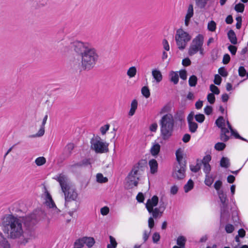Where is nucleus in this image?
<instances>
[{
	"label": "nucleus",
	"mask_w": 248,
	"mask_h": 248,
	"mask_svg": "<svg viewBox=\"0 0 248 248\" xmlns=\"http://www.w3.org/2000/svg\"><path fill=\"white\" fill-rule=\"evenodd\" d=\"M46 217V213L38 209L22 219L13 215H5L0 224L3 233L8 238L15 240L20 246H25L36 237V225Z\"/></svg>",
	"instance_id": "obj_1"
},
{
	"label": "nucleus",
	"mask_w": 248,
	"mask_h": 248,
	"mask_svg": "<svg viewBox=\"0 0 248 248\" xmlns=\"http://www.w3.org/2000/svg\"><path fill=\"white\" fill-rule=\"evenodd\" d=\"M73 49L81 58V63L73 65L75 69L82 70H90L92 69L97 62L99 55L97 50L87 43L75 41L70 43L68 46L64 47L65 52Z\"/></svg>",
	"instance_id": "obj_2"
},
{
	"label": "nucleus",
	"mask_w": 248,
	"mask_h": 248,
	"mask_svg": "<svg viewBox=\"0 0 248 248\" xmlns=\"http://www.w3.org/2000/svg\"><path fill=\"white\" fill-rule=\"evenodd\" d=\"M56 179L59 182L62 191L64 193L65 204L68 202L75 201L78 196L76 188L71 185L68 177L60 174Z\"/></svg>",
	"instance_id": "obj_3"
},
{
	"label": "nucleus",
	"mask_w": 248,
	"mask_h": 248,
	"mask_svg": "<svg viewBox=\"0 0 248 248\" xmlns=\"http://www.w3.org/2000/svg\"><path fill=\"white\" fill-rule=\"evenodd\" d=\"M160 133L162 138L164 140H169L172 136L174 127V120L171 114L163 116L159 121Z\"/></svg>",
	"instance_id": "obj_4"
},
{
	"label": "nucleus",
	"mask_w": 248,
	"mask_h": 248,
	"mask_svg": "<svg viewBox=\"0 0 248 248\" xmlns=\"http://www.w3.org/2000/svg\"><path fill=\"white\" fill-rule=\"evenodd\" d=\"M147 164V162L145 159H141L133 166L132 170L127 177V182L126 185H128L127 188H131L133 186H137L138 185L139 178L135 175L138 174V172L139 171H143Z\"/></svg>",
	"instance_id": "obj_5"
},
{
	"label": "nucleus",
	"mask_w": 248,
	"mask_h": 248,
	"mask_svg": "<svg viewBox=\"0 0 248 248\" xmlns=\"http://www.w3.org/2000/svg\"><path fill=\"white\" fill-rule=\"evenodd\" d=\"M190 35L181 29L176 31L175 38L178 47L180 50L185 48L187 42L191 39Z\"/></svg>",
	"instance_id": "obj_6"
},
{
	"label": "nucleus",
	"mask_w": 248,
	"mask_h": 248,
	"mask_svg": "<svg viewBox=\"0 0 248 248\" xmlns=\"http://www.w3.org/2000/svg\"><path fill=\"white\" fill-rule=\"evenodd\" d=\"M91 148L97 153H107L108 151V144L103 142L99 136H94L91 140Z\"/></svg>",
	"instance_id": "obj_7"
},
{
	"label": "nucleus",
	"mask_w": 248,
	"mask_h": 248,
	"mask_svg": "<svg viewBox=\"0 0 248 248\" xmlns=\"http://www.w3.org/2000/svg\"><path fill=\"white\" fill-rule=\"evenodd\" d=\"M204 41V37L202 34H199L192 40L188 50V55L193 56L197 53L201 46H202Z\"/></svg>",
	"instance_id": "obj_8"
},
{
	"label": "nucleus",
	"mask_w": 248,
	"mask_h": 248,
	"mask_svg": "<svg viewBox=\"0 0 248 248\" xmlns=\"http://www.w3.org/2000/svg\"><path fill=\"white\" fill-rule=\"evenodd\" d=\"M186 161L184 160V163L177 164L173 167L172 174V177L178 180L184 179L186 176Z\"/></svg>",
	"instance_id": "obj_9"
},
{
	"label": "nucleus",
	"mask_w": 248,
	"mask_h": 248,
	"mask_svg": "<svg viewBox=\"0 0 248 248\" xmlns=\"http://www.w3.org/2000/svg\"><path fill=\"white\" fill-rule=\"evenodd\" d=\"M158 201V197L156 195L153 196L151 199H149L147 200L145 207L150 214H151L152 208L157 205Z\"/></svg>",
	"instance_id": "obj_10"
},
{
	"label": "nucleus",
	"mask_w": 248,
	"mask_h": 248,
	"mask_svg": "<svg viewBox=\"0 0 248 248\" xmlns=\"http://www.w3.org/2000/svg\"><path fill=\"white\" fill-rule=\"evenodd\" d=\"M230 218V213L229 208L220 209V226L229 221Z\"/></svg>",
	"instance_id": "obj_11"
},
{
	"label": "nucleus",
	"mask_w": 248,
	"mask_h": 248,
	"mask_svg": "<svg viewBox=\"0 0 248 248\" xmlns=\"http://www.w3.org/2000/svg\"><path fill=\"white\" fill-rule=\"evenodd\" d=\"M4 234L6 237L1 232H0V247L2 248H10V244L7 240V239H10L8 238L4 233Z\"/></svg>",
	"instance_id": "obj_12"
},
{
	"label": "nucleus",
	"mask_w": 248,
	"mask_h": 248,
	"mask_svg": "<svg viewBox=\"0 0 248 248\" xmlns=\"http://www.w3.org/2000/svg\"><path fill=\"white\" fill-rule=\"evenodd\" d=\"M221 131L220 134V139L223 142H226L230 139V137L227 135L229 133V130L225 126L220 128Z\"/></svg>",
	"instance_id": "obj_13"
},
{
	"label": "nucleus",
	"mask_w": 248,
	"mask_h": 248,
	"mask_svg": "<svg viewBox=\"0 0 248 248\" xmlns=\"http://www.w3.org/2000/svg\"><path fill=\"white\" fill-rule=\"evenodd\" d=\"M150 168V172L152 174H155L157 171L158 163L155 159H152L149 162Z\"/></svg>",
	"instance_id": "obj_14"
},
{
	"label": "nucleus",
	"mask_w": 248,
	"mask_h": 248,
	"mask_svg": "<svg viewBox=\"0 0 248 248\" xmlns=\"http://www.w3.org/2000/svg\"><path fill=\"white\" fill-rule=\"evenodd\" d=\"M228 37L231 43L233 45H236L237 43V39L234 31L232 30L229 31Z\"/></svg>",
	"instance_id": "obj_15"
},
{
	"label": "nucleus",
	"mask_w": 248,
	"mask_h": 248,
	"mask_svg": "<svg viewBox=\"0 0 248 248\" xmlns=\"http://www.w3.org/2000/svg\"><path fill=\"white\" fill-rule=\"evenodd\" d=\"M82 240L84 244H85L89 248H92L95 243V240L91 237H83Z\"/></svg>",
	"instance_id": "obj_16"
},
{
	"label": "nucleus",
	"mask_w": 248,
	"mask_h": 248,
	"mask_svg": "<svg viewBox=\"0 0 248 248\" xmlns=\"http://www.w3.org/2000/svg\"><path fill=\"white\" fill-rule=\"evenodd\" d=\"M74 148V144L72 143H68L64 148V154L65 157H69L71 154L72 151Z\"/></svg>",
	"instance_id": "obj_17"
},
{
	"label": "nucleus",
	"mask_w": 248,
	"mask_h": 248,
	"mask_svg": "<svg viewBox=\"0 0 248 248\" xmlns=\"http://www.w3.org/2000/svg\"><path fill=\"white\" fill-rule=\"evenodd\" d=\"M170 81L176 85L179 81V76L177 72L171 71L169 74Z\"/></svg>",
	"instance_id": "obj_18"
},
{
	"label": "nucleus",
	"mask_w": 248,
	"mask_h": 248,
	"mask_svg": "<svg viewBox=\"0 0 248 248\" xmlns=\"http://www.w3.org/2000/svg\"><path fill=\"white\" fill-rule=\"evenodd\" d=\"M176 160L178 162L177 164H180L184 163V160H183V154L181 149L179 148L176 150L175 153Z\"/></svg>",
	"instance_id": "obj_19"
},
{
	"label": "nucleus",
	"mask_w": 248,
	"mask_h": 248,
	"mask_svg": "<svg viewBox=\"0 0 248 248\" xmlns=\"http://www.w3.org/2000/svg\"><path fill=\"white\" fill-rule=\"evenodd\" d=\"M152 75L156 82H160L162 79V75L160 71L155 69L152 71Z\"/></svg>",
	"instance_id": "obj_20"
},
{
	"label": "nucleus",
	"mask_w": 248,
	"mask_h": 248,
	"mask_svg": "<svg viewBox=\"0 0 248 248\" xmlns=\"http://www.w3.org/2000/svg\"><path fill=\"white\" fill-rule=\"evenodd\" d=\"M186 242V238L182 235L179 236L176 240L177 245L181 247V248H185V245Z\"/></svg>",
	"instance_id": "obj_21"
},
{
	"label": "nucleus",
	"mask_w": 248,
	"mask_h": 248,
	"mask_svg": "<svg viewBox=\"0 0 248 248\" xmlns=\"http://www.w3.org/2000/svg\"><path fill=\"white\" fill-rule=\"evenodd\" d=\"M138 107V101L136 99H134L131 104V108L129 112L128 115L130 116H133L136 111Z\"/></svg>",
	"instance_id": "obj_22"
},
{
	"label": "nucleus",
	"mask_w": 248,
	"mask_h": 248,
	"mask_svg": "<svg viewBox=\"0 0 248 248\" xmlns=\"http://www.w3.org/2000/svg\"><path fill=\"white\" fill-rule=\"evenodd\" d=\"M174 118L182 124L185 122V115L182 111H177L174 115Z\"/></svg>",
	"instance_id": "obj_23"
},
{
	"label": "nucleus",
	"mask_w": 248,
	"mask_h": 248,
	"mask_svg": "<svg viewBox=\"0 0 248 248\" xmlns=\"http://www.w3.org/2000/svg\"><path fill=\"white\" fill-rule=\"evenodd\" d=\"M160 210H160L159 208H155L154 209V208H153L151 212V214H152V217L154 218H156L158 217H161L163 211H160Z\"/></svg>",
	"instance_id": "obj_24"
},
{
	"label": "nucleus",
	"mask_w": 248,
	"mask_h": 248,
	"mask_svg": "<svg viewBox=\"0 0 248 248\" xmlns=\"http://www.w3.org/2000/svg\"><path fill=\"white\" fill-rule=\"evenodd\" d=\"M160 146L158 143L154 144L151 148L150 152L153 156L157 155L159 153Z\"/></svg>",
	"instance_id": "obj_25"
},
{
	"label": "nucleus",
	"mask_w": 248,
	"mask_h": 248,
	"mask_svg": "<svg viewBox=\"0 0 248 248\" xmlns=\"http://www.w3.org/2000/svg\"><path fill=\"white\" fill-rule=\"evenodd\" d=\"M220 165L221 167L223 168H229L230 166V163L229 158L225 157H222L220 161Z\"/></svg>",
	"instance_id": "obj_26"
},
{
	"label": "nucleus",
	"mask_w": 248,
	"mask_h": 248,
	"mask_svg": "<svg viewBox=\"0 0 248 248\" xmlns=\"http://www.w3.org/2000/svg\"><path fill=\"white\" fill-rule=\"evenodd\" d=\"M196 5L200 9H204L209 0H195Z\"/></svg>",
	"instance_id": "obj_27"
},
{
	"label": "nucleus",
	"mask_w": 248,
	"mask_h": 248,
	"mask_svg": "<svg viewBox=\"0 0 248 248\" xmlns=\"http://www.w3.org/2000/svg\"><path fill=\"white\" fill-rule=\"evenodd\" d=\"M215 124L219 128L225 126V119L223 116H219L215 121Z\"/></svg>",
	"instance_id": "obj_28"
},
{
	"label": "nucleus",
	"mask_w": 248,
	"mask_h": 248,
	"mask_svg": "<svg viewBox=\"0 0 248 248\" xmlns=\"http://www.w3.org/2000/svg\"><path fill=\"white\" fill-rule=\"evenodd\" d=\"M189 131L192 133H195L198 128V124L195 122L188 124Z\"/></svg>",
	"instance_id": "obj_29"
},
{
	"label": "nucleus",
	"mask_w": 248,
	"mask_h": 248,
	"mask_svg": "<svg viewBox=\"0 0 248 248\" xmlns=\"http://www.w3.org/2000/svg\"><path fill=\"white\" fill-rule=\"evenodd\" d=\"M198 78L195 75L191 76L188 80V84L190 87H195L197 84Z\"/></svg>",
	"instance_id": "obj_30"
},
{
	"label": "nucleus",
	"mask_w": 248,
	"mask_h": 248,
	"mask_svg": "<svg viewBox=\"0 0 248 248\" xmlns=\"http://www.w3.org/2000/svg\"><path fill=\"white\" fill-rule=\"evenodd\" d=\"M137 72L136 67L135 66H132L128 69L127 75L129 78H132L136 76Z\"/></svg>",
	"instance_id": "obj_31"
},
{
	"label": "nucleus",
	"mask_w": 248,
	"mask_h": 248,
	"mask_svg": "<svg viewBox=\"0 0 248 248\" xmlns=\"http://www.w3.org/2000/svg\"><path fill=\"white\" fill-rule=\"evenodd\" d=\"M194 186V182L191 179H189L187 183L184 186V189L185 192H188L191 190Z\"/></svg>",
	"instance_id": "obj_32"
},
{
	"label": "nucleus",
	"mask_w": 248,
	"mask_h": 248,
	"mask_svg": "<svg viewBox=\"0 0 248 248\" xmlns=\"http://www.w3.org/2000/svg\"><path fill=\"white\" fill-rule=\"evenodd\" d=\"M46 204L48 206H53L54 205V202L52 199L50 193L48 192H46Z\"/></svg>",
	"instance_id": "obj_33"
},
{
	"label": "nucleus",
	"mask_w": 248,
	"mask_h": 248,
	"mask_svg": "<svg viewBox=\"0 0 248 248\" xmlns=\"http://www.w3.org/2000/svg\"><path fill=\"white\" fill-rule=\"evenodd\" d=\"M110 243L108 244L107 248H116L117 245V243L115 239L112 236H109Z\"/></svg>",
	"instance_id": "obj_34"
},
{
	"label": "nucleus",
	"mask_w": 248,
	"mask_h": 248,
	"mask_svg": "<svg viewBox=\"0 0 248 248\" xmlns=\"http://www.w3.org/2000/svg\"><path fill=\"white\" fill-rule=\"evenodd\" d=\"M49 208L51 209V212L53 214V216L57 217L60 213L61 212V211L56 207L55 204L54 203V205L53 206H48Z\"/></svg>",
	"instance_id": "obj_35"
},
{
	"label": "nucleus",
	"mask_w": 248,
	"mask_h": 248,
	"mask_svg": "<svg viewBox=\"0 0 248 248\" xmlns=\"http://www.w3.org/2000/svg\"><path fill=\"white\" fill-rule=\"evenodd\" d=\"M217 193L221 202H224L225 201H228L227 195L223 190L219 191Z\"/></svg>",
	"instance_id": "obj_36"
},
{
	"label": "nucleus",
	"mask_w": 248,
	"mask_h": 248,
	"mask_svg": "<svg viewBox=\"0 0 248 248\" xmlns=\"http://www.w3.org/2000/svg\"><path fill=\"white\" fill-rule=\"evenodd\" d=\"M141 93L146 98H148L150 96V92L149 88L147 86H144L141 88Z\"/></svg>",
	"instance_id": "obj_37"
},
{
	"label": "nucleus",
	"mask_w": 248,
	"mask_h": 248,
	"mask_svg": "<svg viewBox=\"0 0 248 248\" xmlns=\"http://www.w3.org/2000/svg\"><path fill=\"white\" fill-rule=\"evenodd\" d=\"M84 243L82 238H80L77 240L74 244V248H82L84 246Z\"/></svg>",
	"instance_id": "obj_38"
},
{
	"label": "nucleus",
	"mask_w": 248,
	"mask_h": 248,
	"mask_svg": "<svg viewBox=\"0 0 248 248\" xmlns=\"http://www.w3.org/2000/svg\"><path fill=\"white\" fill-rule=\"evenodd\" d=\"M194 118L195 120L199 123H202L205 119V116L203 114L201 113L195 115L194 116Z\"/></svg>",
	"instance_id": "obj_39"
},
{
	"label": "nucleus",
	"mask_w": 248,
	"mask_h": 248,
	"mask_svg": "<svg viewBox=\"0 0 248 248\" xmlns=\"http://www.w3.org/2000/svg\"><path fill=\"white\" fill-rule=\"evenodd\" d=\"M245 5L242 3L236 4L234 7V10L238 13H243L244 11Z\"/></svg>",
	"instance_id": "obj_40"
},
{
	"label": "nucleus",
	"mask_w": 248,
	"mask_h": 248,
	"mask_svg": "<svg viewBox=\"0 0 248 248\" xmlns=\"http://www.w3.org/2000/svg\"><path fill=\"white\" fill-rule=\"evenodd\" d=\"M46 159L43 156L39 157L37 158L35 160V163L38 166H42V165H44V164L46 163Z\"/></svg>",
	"instance_id": "obj_41"
},
{
	"label": "nucleus",
	"mask_w": 248,
	"mask_h": 248,
	"mask_svg": "<svg viewBox=\"0 0 248 248\" xmlns=\"http://www.w3.org/2000/svg\"><path fill=\"white\" fill-rule=\"evenodd\" d=\"M226 147V144L223 142H217L215 145V149L218 151H223Z\"/></svg>",
	"instance_id": "obj_42"
},
{
	"label": "nucleus",
	"mask_w": 248,
	"mask_h": 248,
	"mask_svg": "<svg viewBox=\"0 0 248 248\" xmlns=\"http://www.w3.org/2000/svg\"><path fill=\"white\" fill-rule=\"evenodd\" d=\"M214 181V179L212 176H209L208 175H206L204 183L206 186H211Z\"/></svg>",
	"instance_id": "obj_43"
},
{
	"label": "nucleus",
	"mask_w": 248,
	"mask_h": 248,
	"mask_svg": "<svg viewBox=\"0 0 248 248\" xmlns=\"http://www.w3.org/2000/svg\"><path fill=\"white\" fill-rule=\"evenodd\" d=\"M194 15L193 6L192 4L188 5L187 13L186 16L191 18Z\"/></svg>",
	"instance_id": "obj_44"
},
{
	"label": "nucleus",
	"mask_w": 248,
	"mask_h": 248,
	"mask_svg": "<svg viewBox=\"0 0 248 248\" xmlns=\"http://www.w3.org/2000/svg\"><path fill=\"white\" fill-rule=\"evenodd\" d=\"M96 180L98 182L101 183H106L108 180V178L107 177H104L101 173H98L96 175Z\"/></svg>",
	"instance_id": "obj_45"
},
{
	"label": "nucleus",
	"mask_w": 248,
	"mask_h": 248,
	"mask_svg": "<svg viewBox=\"0 0 248 248\" xmlns=\"http://www.w3.org/2000/svg\"><path fill=\"white\" fill-rule=\"evenodd\" d=\"M207 29L209 31H214L216 29V22L213 20L210 21L208 24Z\"/></svg>",
	"instance_id": "obj_46"
},
{
	"label": "nucleus",
	"mask_w": 248,
	"mask_h": 248,
	"mask_svg": "<svg viewBox=\"0 0 248 248\" xmlns=\"http://www.w3.org/2000/svg\"><path fill=\"white\" fill-rule=\"evenodd\" d=\"M210 90L214 94L218 95L220 93L219 89L214 84H211L210 86Z\"/></svg>",
	"instance_id": "obj_47"
},
{
	"label": "nucleus",
	"mask_w": 248,
	"mask_h": 248,
	"mask_svg": "<svg viewBox=\"0 0 248 248\" xmlns=\"http://www.w3.org/2000/svg\"><path fill=\"white\" fill-rule=\"evenodd\" d=\"M222 186V182L221 180H217L215 182L214 185V187L216 189V190L217 191V192L221 191L222 190L220 189V188Z\"/></svg>",
	"instance_id": "obj_48"
},
{
	"label": "nucleus",
	"mask_w": 248,
	"mask_h": 248,
	"mask_svg": "<svg viewBox=\"0 0 248 248\" xmlns=\"http://www.w3.org/2000/svg\"><path fill=\"white\" fill-rule=\"evenodd\" d=\"M218 72L219 74L223 77H226L228 75V73L224 67L219 68L218 70Z\"/></svg>",
	"instance_id": "obj_49"
},
{
	"label": "nucleus",
	"mask_w": 248,
	"mask_h": 248,
	"mask_svg": "<svg viewBox=\"0 0 248 248\" xmlns=\"http://www.w3.org/2000/svg\"><path fill=\"white\" fill-rule=\"evenodd\" d=\"M207 99L208 101L211 104H213L216 100L215 95L212 93H209L208 94Z\"/></svg>",
	"instance_id": "obj_50"
},
{
	"label": "nucleus",
	"mask_w": 248,
	"mask_h": 248,
	"mask_svg": "<svg viewBox=\"0 0 248 248\" xmlns=\"http://www.w3.org/2000/svg\"><path fill=\"white\" fill-rule=\"evenodd\" d=\"M203 165V171L206 174V175H208L211 170V166L209 164L204 163Z\"/></svg>",
	"instance_id": "obj_51"
},
{
	"label": "nucleus",
	"mask_w": 248,
	"mask_h": 248,
	"mask_svg": "<svg viewBox=\"0 0 248 248\" xmlns=\"http://www.w3.org/2000/svg\"><path fill=\"white\" fill-rule=\"evenodd\" d=\"M44 133H45V126H43L42 125H41L38 133L35 135H32L31 137H41L44 134Z\"/></svg>",
	"instance_id": "obj_52"
},
{
	"label": "nucleus",
	"mask_w": 248,
	"mask_h": 248,
	"mask_svg": "<svg viewBox=\"0 0 248 248\" xmlns=\"http://www.w3.org/2000/svg\"><path fill=\"white\" fill-rule=\"evenodd\" d=\"M222 81V78L217 74L215 75L214 82L215 84L220 85Z\"/></svg>",
	"instance_id": "obj_53"
},
{
	"label": "nucleus",
	"mask_w": 248,
	"mask_h": 248,
	"mask_svg": "<svg viewBox=\"0 0 248 248\" xmlns=\"http://www.w3.org/2000/svg\"><path fill=\"white\" fill-rule=\"evenodd\" d=\"M179 76L183 80H186L187 78V72L185 69L179 71Z\"/></svg>",
	"instance_id": "obj_54"
},
{
	"label": "nucleus",
	"mask_w": 248,
	"mask_h": 248,
	"mask_svg": "<svg viewBox=\"0 0 248 248\" xmlns=\"http://www.w3.org/2000/svg\"><path fill=\"white\" fill-rule=\"evenodd\" d=\"M136 200L139 202H143L144 200V196L143 193L141 192H139L136 197Z\"/></svg>",
	"instance_id": "obj_55"
},
{
	"label": "nucleus",
	"mask_w": 248,
	"mask_h": 248,
	"mask_svg": "<svg viewBox=\"0 0 248 248\" xmlns=\"http://www.w3.org/2000/svg\"><path fill=\"white\" fill-rule=\"evenodd\" d=\"M246 70L244 66H240L238 69L239 76L243 77L246 75Z\"/></svg>",
	"instance_id": "obj_56"
},
{
	"label": "nucleus",
	"mask_w": 248,
	"mask_h": 248,
	"mask_svg": "<svg viewBox=\"0 0 248 248\" xmlns=\"http://www.w3.org/2000/svg\"><path fill=\"white\" fill-rule=\"evenodd\" d=\"M160 235L158 232H155L152 236L153 241L154 243H157L160 240Z\"/></svg>",
	"instance_id": "obj_57"
},
{
	"label": "nucleus",
	"mask_w": 248,
	"mask_h": 248,
	"mask_svg": "<svg viewBox=\"0 0 248 248\" xmlns=\"http://www.w3.org/2000/svg\"><path fill=\"white\" fill-rule=\"evenodd\" d=\"M82 167V165L81 164L80 162H78V163H75V164H72V165H69L68 166V168L72 171H74V169H75V168H76V167Z\"/></svg>",
	"instance_id": "obj_58"
},
{
	"label": "nucleus",
	"mask_w": 248,
	"mask_h": 248,
	"mask_svg": "<svg viewBox=\"0 0 248 248\" xmlns=\"http://www.w3.org/2000/svg\"><path fill=\"white\" fill-rule=\"evenodd\" d=\"M212 111L213 108L210 106L207 105L204 108V112L207 115H210L212 113Z\"/></svg>",
	"instance_id": "obj_59"
},
{
	"label": "nucleus",
	"mask_w": 248,
	"mask_h": 248,
	"mask_svg": "<svg viewBox=\"0 0 248 248\" xmlns=\"http://www.w3.org/2000/svg\"><path fill=\"white\" fill-rule=\"evenodd\" d=\"M225 231L227 233H232L234 231V227L232 225L228 224L225 226Z\"/></svg>",
	"instance_id": "obj_60"
},
{
	"label": "nucleus",
	"mask_w": 248,
	"mask_h": 248,
	"mask_svg": "<svg viewBox=\"0 0 248 248\" xmlns=\"http://www.w3.org/2000/svg\"><path fill=\"white\" fill-rule=\"evenodd\" d=\"M228 48L229 50L232 55H234L236 54L237 51L236 46L233 45H230Z\"/></svg>",
	"instance_id": "obj_61"
},
{
	"label": "nucleus",
	"mask_w": 248,
	"mask_h": 248,
	"mask_svg": "<svg viewBox=\"0 0 248 248\" xmlns=\"http://www.w3.org/2000/svg\"><path fill=\"white\" fill-rule=\"evenodd\" d=\"M230 59H231V58H230V55L228 54H225L223 56L222 62L224 64H227L230 62Z\"/></svg>",
	"instance_id": "obj_62"
},
{
	"label": "nucleus",
	"mask_w": 248,
	"mask_h": 248,
	"mask_svg": "<svg viewBox=\"0 0 248 248\" xmlns=\"http://www.w3.org/2000/svg\"><path fill=\"white\" fill-rule=\"evenodd\" d=\"M211 160V156L210 155H208L204 156L202 160H201L202 163L204 164V163L209 164V162Z\"/></svg>",
	"instance_id": "obj_63"
},
{
	"label": "nucleus",
	"mask_w": 248,
	"mask_h": 248,
	"mask_svg": "<svg viewBox=\"0 0 248 248\" xmlns=\"http://www.w3.org/2000/svg\"><path fill=\"white\" fill-rule=\"evenodd\" d=\"M191 63L190 60L188 58H185L182 61V64L184 66H188Z\"/></svg>",
	"instance_id": "obj_64"
}]
</instances>
